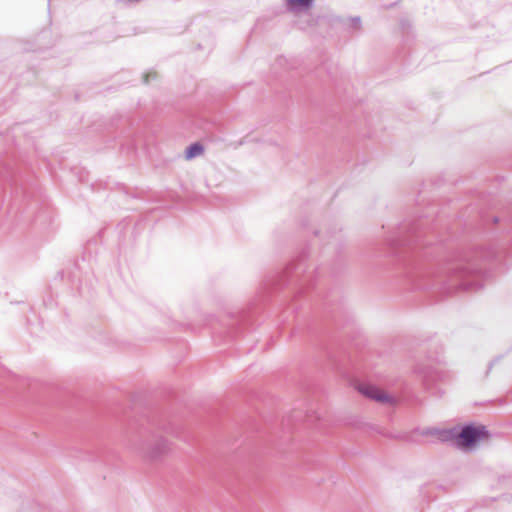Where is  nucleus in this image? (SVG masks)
I'll return each mask as SVG.
<instances>
[{
	"mask_svg": "<svg viewBox=\"0 0 512 512\" xmlns=\"http://www.w3.org/2000/svg\"><path fill=\"white\" fill-rule=\"evenodd\" d=\"M437 438L443 443H450L458 448V426L438 430Z\"/></svg>",
	"mask_w": 512,
	"mask_h": 512,
	"instance_id": "nucleus-6",
	"label": "nucleus"
},
{
	"mask_svg": "<svg viewBox=\"0 0 512 512\" xmlns=\"http://www.w3.org/2000/svg\"><path fill=\"white\" fill-rule=\"evenodd\" d=\"M489 436L490 432L484 425L468 423L463 426H458V448L470 449Z\"/></svg>",
	"mask_w": 512,
	"mask_h": 512,
	"instance_id": "nucleus-4",
	"label": "nucleus"
},
{
	"mask_svg": "<svg viewBox=\"0 0 512 512\" xmlns=\"http://www.w3.org/2000/svg\"><path fill=\"white\" fill-rule=\"evenodd\" d=\"M148 77H149V75H146V77H145V79H144V81H145L146 83L148 82Z\"/></svg>",
	"mask_w": 512,
	"mask_h": 512,
	"instance_id": "nucleus-12",
	"label": "nucleus"
},
{
	"mask_svg": "<svg viewBox=\"0 0 512 512\" xmlns=\"http://www.w3.org/2000/svg\"><path fill=\"white\" fill-rule=\"evenodd\" d=\"M497 257L494 248L476 247L454 251L446 260L445 267L431 276L428 283L418 284V288H436L450 294L460 290H473L481 286L470 278L484 273V263Z\"/></svg>",
	"mask_w": 512,
	"mask_h": 512,
	"instance_id": "nucleus-1",
	"label": "nucleus"
},
{
	"mask_svg": "<svg viewBox=\"0 0 512 512\" xmlns=\"http://www.w3.org/2000/svg\"><path fill=\"white\" fill-rule=\"evenodd\" d=\"M313 0H287V5L290 9L296 8H309L312 6Z\"/></svg>",
	"mask_w": 512,
	"mask_h": 512,
	"instance_id": "nucleus-8",
	"label": "nucleus"
},
{
	"mask_svg": "<svg viewBox=\"0 0 512 512\" xmlns=\"http://www.w3.org/2000/svg\"><path fill=\"white\" fill-rule=\"evenodd\" d=\"M131 445L139 456L148 460H158L169 451L168 441L154 432L141 434Z\"/></svg>",
	"mask_w": 512,
	"mask_h": 512,
	"instance_id": "nucleus-3",
	"label": "nucleus"
},
{
	"mask_svg": "<svg viewBox=\"0 0 512 512\" xmlns=\"http://www.w3.org/2000/svg\"><path fill=\"white\" fill-rule=\"evenodd\" d=\"M400 28L402 33L406 36H409V34L412 32V25L407 19L400 20Z\"/></svg>",
	"mask_w": 512,
	"mask_h": 512,
	"instance_id": "nucleus-9",
	"label": "nucleus"
},
{
	"mask_svg": "<svg viewBox=\"0 0 512 512\" xmlns=\"http://www.w3.org/2000/svg\"><path fill=\"white\" fill-rule=\"evenodd\" d=\"M501 356H498V357H495L493 360H491L488 364V367H487V370L485 372V377L487 378L493 368V366L495 365V363H497L499 360H500Z\"/></svg>",
	"mask_w": 512,
	"mask_h": 512,
	"instance_id": "nucleus-10",
	"label": "nucleus"
},
{
	"mask_svg": "<svg viewBox=\"0 0 512 512\" xmlns=\"http://www.w3.org/2000/svg\"><path fill=\"white\" fill-rule=\"evenodd\" d=\"M353 339H354V341L356 340V334L355 333H354Z\"/></svg>",
	"mask_w": 512,
	"mask_h": 512,
	"instance_id": "nucleus-13",
	"label": "nucleus"
},
{
	"mask_svg": "<svg viewBox=\"0 0 512 512\" xmlns=\"http://www.w3.org/2000/svg\"><path fill=\"white\" fill-rule=\"evenodd\" d=\"M204 152V148L200 143H194L190 145L185 151V158L190 160L192 158L200 156Z\"/></svg>",
	"mask_w": 512,
	"mask_h": 512,
	"instance_id": "nucleus-7",
	"label": "nucleus"
},
{
	"mask_svg": "<svg viewBox=\"0 0 512 512\" xmlns=\"http://www.w3.org/2000/svg\"><path fill=\"white\" fill-rule=\"evenodd\" d=\"M429 220L424 217L404 221L401 223L393 235L387 239L389 253L392 256L402 258L409 251H414L419 247L430 244L424 238L427 235Z\"/></svg>",
	"mask_w": 512,
	"mask_h": 512,
	"instance_id": "nucleus-2",
	"label": "nucleus"
},
{
	"mask_svg": "<svg viewBox=\"0 0 512 512\" xmlns=\"http://www.w3.org/2000/svg\"><path fill=\"white\" fill-rule=\"evenodd\" d=\"M354 390H357L365 398L381 404L395 406L397 403V400L392 395L372 384H356L354 381Z\"/></svg>",
	"mask_w": 512,
	"mask_h": 512,
	"instance_id": "nucleus-5",
	"label": "nucleus"
},
{
	"mask_svg": "<svg viewBox=\"0 0 512 512\" xmlns=\"http://www.w3.org/2000/svg\"><path fill=\"white\" fill-rule=\"evenodd\" d=\"M361 19L359 16H354V32L360 28Z\"/></svg>",
	"mask_w": 512,
	"mask_h": 512,
	"instance_id": "nucleus-11",
	"label": "nucleus"
}]
</instances>
